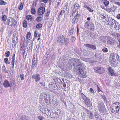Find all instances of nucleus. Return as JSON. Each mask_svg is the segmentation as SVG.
<instances>
[{"label":"nucleus","instance_id":"nucleus-1","mask_svg":"<svg viewBox=\"0 0 120 120\" xmlns=\"http://www.w3.org/2000/svg\"><path fill=\"white\" fill-rule=\"evenodd\" d=\"M68 63L72 65H73L75 68L76 66L77 68H75L78 72V74L80 76L83 78L85 77L86 74L85 66L82 64L80 60L76 58L70 59L68 61Z\"/></svg>","mask_w":120,"mask_h":120},{"label":"nucleus","instance_id":"nucleus-2","mask_svg":"<svg viewBox=\"0 0 120 120\" xmlns=\"http://www.w3.org/2000/svg\"><path fill=\"white\" fill-rule=\"evenodd\" d=\"M111 112L113 113H117L120 109V103L116 102L113 103L111 105Z\"/></svg>","mask_w":120,"mask_h":120},{"label":"nucleus","instance_id":"nucleus-3","mask_svg":"<svg viewBox=\"0 0 120 120\" xmlns=\"http://www.w3.org/2000/svg\"><path fill=\"white\" fill-rule=\"evenodd\" d=\"M98 109L100 112L101 113L103 114L105 112L106 109L103 104L102 103H100L98 104L97 106Z\"/></svg>","mask_w":120,"mask_h":120},{"label":"nucleus","instance_id":"nucleus-4","mask_svg":"<svg viewBox=\"0 0 120 120\" xmlns=\"http://www.w3.org/2000/svg\"><path fill=\"white\" fill-rule=\"evenodd\" d=\"M38 65V60L37 57L36 58L35 55L33 56L32 61V68L34 69L37 68Z\"/></svg>","mask_w":120,"mask_h":120},{"label":"nucleus","instance_id":"nucleus-5","mask_svg":"<svg viewBox=\"0 0 120 120\" xmlns=\"http://www.w3.org/2000/svg\"><path fill=\"white\" fill-rule=\"evenodd\" d=\"M69 7L68 6V4H67L64 7L63 10L61 11L60 14L61 15L64 13L66 14L69 13Z\"/></svg>","mask_w":120,"mask_h":120},{"label":"nucleus","instance_id":"nucleus-6","mask_svg":"<svg viewBox=\"0 0 120 120\" xmlns=\"http://www.w3.org/2000/svg\"><path fill=\"white\" fill-rule=\"evenodd\" d=\"M50 98V96L48 94L43 93L40 94L39 98V101H41V102H42L44 101V99L47 98Z\"/></svg>","mask_w":120,"mask_h":120},{"label":"nucleus","instance_id":"nucleus-7","mask_svg":"<svg viewBox=\"0 0 120 120\" xmlns=\"http://www.w3.org/2000/svg\"><path fill=\"white\" fill-rule=\"evenodd\" d=\"M45 7L41 6L38 9L37 14L39 15H43L45 11Z\"/></svg>","mask_w":120,"mask_h":120},{"label":"nucleus","instance_id":"nucleus-8","mask_svg":"<svg viewBox=\"0 0 120 120\" xmlns=\"http://www.w3.org/2000/svg\"><path fill=\"white\" fill-rule=\"evenodd\" d=\"M94 70L96 72L100 74H101L104 72V69L102 67H97L95 68Z\"/></svg>","mask_w":120,"mask_h":120},{"label":"nucleus","instance_id":"nucleus-9","mask_svg":"<svg viewBox=\"0 0 120 120\" xmlns=\"http://www.w3.org/2000/svg\"><path fill=\"white\" fill-rule=\"evenodd\" d=\"M65 38V37L62 34H60L58 37L57 41L58 42L60 43V44L62 45L63 44V41L64 40Z\"/></svg>","mask_w":120,"mask_h":120},{"label":"nucleus","instance_id":"nucleus-10","mask_svg":"<svg viewBox=\"0 0 120 120\" xmlns=\"http://www.w3.org/2000/svg\"><path fill=\"white\" fill-rule=\"evenodd\" d=\"M111 58H112L115 59L116 60V59L118 60H120V57L116 53H113L110 54Z\"/></svg>","mask_w":120,"mask_h":120},{"label":"nucleus","instance_id":"nucleus-11","mask_svg":"<svg viewBox=\"0 0 120 120\" xmlns=\"http://www.w3.org/2000/svg\"><path fill=\"white\" fill-rule=\"evenodd\" d=\"M40 75L38 73L36 74L35 75H33L32 77V78L34 79L35 80L36 82H37L40 80L41 78L40 77Z\"/></svg>","mask_w":120,"mask_h":120},{"label":"nucleus","instance_id":"nucleus-12","mask_svg":"<svg viewBox=\"0 0 120 120\" xmlns=\"http://www.w3.org/2000/svg\"><path fill=\"white\" fill-rule=\"evenodd\" d=\"M108 24L109 26L112 27V28L114 26L115 24L117 22L115 20L112 19H111L110 20L108 21Z\"/></svg>","mask_w":120,"mask_h":120},{"label":"nucleus","instance_id":"nucleus-13","mask_svg":"<svg viewBox=\"0 0 120 120\" xmlns=\"http://www.w3.org/2000/svg\"><path fill=\"white\" fill-rule=\"evenodd\" d=\"M109 61L110 63L112 66L113 67L115 66L116 63L115 59L111 58L109 59Z\"/></svg>","mask_w":120,"mask_h":120},{"label":"nucleus","instance_id":"nucleus-14","mask_svg":"<svg viewBox=\"0 0 120 120\" xmlns=\"http://www.w3.org/2000/svg\"><path fill=\"white\" fill-rule=\"evenodd\" d=\"M3 85L4 86L5 88L10 87V84L9 81L6 80H4L3 83Z\"/></svg>","mask_w":120,"mask_h":120},{"label":"nucleus","instance_id":"nucleus-15","mask_svg":"<svg viewBox=\"0 0 120 120\" xmlns=\"http://www.w3.org/2000/svg\"><path fill=\"white\" fill-rule=\"evenodd\" d=\"M84 46L86 47L90 48L94 50L96 49V46L90 44H85Z\"/></svg>","mask_w":120,"mask_h":120},{"label":"nucleus","instance_id":"nucleus-16","mask_svg":"<svg viewBox=\"0 0 120 120\" xmlns=\"http://www.w3.org/2000/svg\"><path fill=\"white\" fill-rule=\"evenodd\" d=\"M45 102L47 105H49L51 104V102L53 100V99H52L51 98L50 96V98H47L46 99H44Z\"/></svg>","mask_w":120,"mask_h":120},{"label":"nucleus","instance_id":"nucleus-17","mask_svg":"<svg viewBox=\"0 0 120 120\" xmlns=\"http://www.w3.org/2000/svg\"><path fill=\"white\" fill-rule=\"evenodd\" d=\"M114 39L110 37H108L107 38V44H108L111 45L113 43Z\"/></svg>","mask_w":120,"mask_h":120},{"label":"nucleus","instance_id":"nucleus-18","mask_svg":"<svg viewBox=\"0 0 120 120\" xmlns=\"http://www.w3.org/2000/svg\"><path fill=\"white\" fill-rule=\"evenodd\" d=\"M94 115L97 120H102L101 116L99 114L98 112H95L94 113Z\"/></svg>","mask_w":120,"mask_h":120},{"label":"nucleus","instance_id":"nucleus-19","mask_svg":"<svg viewBox=\"0 0 120 120\" xmlns=\"http://www.w3.org/2000/svg\"><path fill=\"white\" fill-rule=\"evenodd\" d=\"M53 79L54 82H55V83H60L62 82L61 80L56 76L54 77L53 78Z\"/></svg>","mask_w":120,"mask_h":120},{"label":"nucleus","instance_id":"nucleus-20","mask_svg":"<svg viewBox=\"0 0 120 120\" xmlns=\"http://www.w3.org/2000/svg\"><path fill=\"white\" fill-rule=\"evenodd\" d=\"M111 76H115L116 75V73L110 67H109L108 69Z\"/></svg>","mask_w":120,"mask_h":120},{"label":"nucleus","instance_id":"nucleus-21","mask_svg":"<svg viewBox=\"0 0 120 120\" xmlns=\"http://www.w3.org/2000/svg\"><path fill=\"white\" fill-rule=\"evenodd\" d=\"M112 28H114L116 30H119L120 29V24L118 22H116V24H115L114 26Z\"/></svg>","mask_w":120,"mask_h":120},{"label":"nucleus","instance_id":"nucleus-22","mask_svg":"<svg viewBox=\"0 0 120 120\" xmlns=\"http://www.w3.org/2000/svg\"><path fill=\"white\" fill-rule=\"evenodd\" d=\"M85 102L86 105L88 107H90L91 106L92 103L89 99H88L87 100H86Z\"/></svg>","mask_w":120,"mask_h":120},{"label":"nucleus","instance_id":"nucleus-23","mask_svg":"<svg viewBox=\"0 0 120 120\" xmlns=\"http://www.w3.org/2000/svg\"><path fill=\"white\" fill-rule=\"evenodd\" d=\"M43 15H39V16L36 19L38 23L40 22L43 19Z\"/></svg>","mask_w":120,"mask_h":120},{"label":"nucleus","instance_id":"nucleus-24","mask_svg":"<svg viewBox=\"0 0 120 120\" xmlns=\"http://www.w3.org/2000/svg\"><path fill=\"white\" fill-rule=\"evenodd\" d=\"M90 22H91L89 21L86 22L85 24V27L88 29H89L90 26Z\"/></svg>","mask_w":120,"mask_h":120},{"label":"nucleus","instance_id":"nucleus-25","mask_svg":"<svg viewBox=\"0 0 120 120\" xmlns=\"http://www.w3.org/2000/svg\"><path fill=\"white\" fill-rule=\"evenodd\" d=\"M89 29L93 31H94L95 30L94 25L93 23L91 22L90 26Z\"/></svg>","mask_w":120,"mask_h":120},{"label":"nucleus","instance_id":"nucleus-26","mask_svg":"<svg viewBox=\"0 0 120 120\" xmlns=\"http://www.w3.org/2000/svg\"><path fill=\"white\" fill-rule=\"evenodd\" d=\"M8 23L9 26H12V23H11V18L10 17L8 18Z\"/></svg>","mask_w":120,"mask_h":120},{"label":"nucleus","instance_id":"nucleus-27","mask_svg":"<svg viewBox=\"0 0 120 120\" xmlns=\"http://www.w3.org/2000/svg\"><path fill=\"white\" fill-rule=\"evenodd\" d=\"M64 40L65 45L67 46L68 45L69 43V38H67L65 39H64Z\"/></svg>","mask_w":120,"mask_h":120},{"label":"nucleus","instance_id":"nucleus-28","mask_svg":"<svg viewBox=\"0 0 120 120\" xmlns=\"http://www.w3.org/2000/svg\"><path fill=\"white\" fill-rule=\"evenodd\" d=\"M10 84V87H12L16 83L15 81L14 80H12L11 81Z\"/></svg>","mask_w":120,"mask_h":120},{"label":"nucleus","instance_id":"nucleus-29","mask_svg":"<svg viewBox=\"0 0 120 120\" xmlns=\"http://www.w3.org/2000/svg\"><path fill=\"white\" fill-rule=\"evenodd\" d=\"M15 39H14L13 38V40L12 41V47L13 48L15 47L16 44V43L15 41Z\"/></svg>","mask_w":120,"mask_h":120},{"label":"nucleus","instance_id":"nucleus-30","mask_svg":"<svg viewBox=\"0 0 120 120\" xmlns=\"http://www.w3.org/2000/svg\"><path fill=\"white\" fill-rule=\"evenodd\" d=\"M116 9L114 7H111L109 8V12H114L115 11Z\"/></svg>","mask_w":120,"mask_h":120},{"label":"nucleus","instance_id":"nucleus-31","mask_svg":"<svg viewBox=\"0 0 120 120\" xmlns=\"http://www.w3.org/2000/svg\"><path fill=\"white\" fill-rule=\"evenodd\" d=\"M11 23H12V26H15V25L17 24V22L15 20V19H11Z\"/></svg>","mask_w":120,"mask_h":120},{"label":"nucleus","instance_id":"nucleus-32","mask_svg":"<svg viewBox=\"0 0 120 120\" xmlns=\"http://www.w3.org/2000/svg\"><path fill=\"white\" fill-rule=\"evenodd\" d=\"M31 34L30 32H28L26 34V39L27 40L29 38H31Z\"/></svg>","mask_w":120,"mask_h":120},{"label":"nucleus","instance_id":"nucleus-33","mask_svg":"<svg viewBox=\"0 0 120 120\" xmlns=\"http://www.w3.org/2000/svg\"><path fill=\"white\" fill-rule=\"evenodd\" d=\"M77 16L78 17L79 16V15H76L75 16L74 18L72 19V23H75L78 20L76 19V17H77Z\"/></svg>","mask_w":120,"mask_h":120},{"label":"nucleus","instance_id":"nucleus-34","mask_svg":"<svg viewBox=\"0 0 120 120\" xmlns=\"http://www.w3.org/2000/svg\"><path fill=\"white\" fill-rule=\"evenodd\" d=\"M55 84L54 83H51L48 85V87L50 88L54 89V86Z\"/></svg>","mask_w":120,"mask_h":120},{"label":"nucleus","instance_id":"nucleus-35","mask_svg":"<svg viewBox=\"0 0 120 120\" xmlns=\"http://www.w3.org/2000/svg\"><path fill=\"white\" fill-rule=\"evenodd\" d=\"M86 115L85 113L84 112L81 114V119L84 120H85V118L86 117Z\"/></svg>","mask_w":120,"mask_h":120},{"label":"nucleus","instance_id":"nucleus-36","mask_svg":"<svg viewBox=\"0 0 120 120\" xmlns=\"http://www.w3.org/2000/svg\"><path fill=\"white\" fill-rule=\"evenodd\" d=\"M26 19L28 21L32 20L33 18L31 15H28L26 16Z\"/></svg>","mask_w":120,"mask_h":120},{"label":"nucleus","instance_id":"nucleus-37","mask_svg":"<svg viewBox=\"0 0 120 120\" xmlns=\"http://www.w3.org/2000/svg\"><path fill=\"white\" fill-rule=\"evenodd\" d=\"M41 50V47L39 45H38L36 46V50L37 52H39Z\"/></svg>","mask_w":120,"mask_h":120},{"label":"nucleus","instance_id":"nucleus-38","mask_svg":"<svg viewBox=\"0 0 120 120\" xmlns=\"http://www.w3.org/2000/svg\"><path fill=\"white\" fill-rule=\"evenodd\" d=\"M42 26V25L41 23H39L37 24L36 26V28L38 29L41 28Z\"/></svg>","mask_w":120,"mask_h":120},{"label":"nucleus","instance_id":"nucleus-39","mask_svg":"<svg viewBox=\"0 0 120 120\" xmlns=\"http://www.w3.org/2000/svg\"><path fill=\"white\" fill-rule=\"evenodd\" d=\"M109 3V2L107 0H105L104 1L103 4L105 6L107 7Z\"/></svg>","mask_w":120,"mask_h":120},{"label":"nucleus","instance_id":"nucleus-40","mask_svg":"<svg viewBox=\"0 0 120 120\" xmlns=\"http://www.w3.org/2000/svg\"><path fill=\"white\" fill-rule=\"evenodd\" d=\"M74 31V29H71L69 30V35H71L73 34Z\"/></svg>","mask_w":120,"mask_h":120},{"label":"nucleus","instance_id":"nucleus-41","mask_svg":"<svg viewBox=\"0 0 120 120\" xmlns=\"http://www.w3.org/2000/svg\"><path fill=\"white\" fill-rule=\"evenodd\" d=\"M23 27L25 28L27 27V23L26 21L24 20L23 22Z\"/></svg>","mask_w":120,"mask_h":120},{"label":"nucleus","instance_id":"nucleus-42","mask_svg":"<svg viewBox=\"0 0 120 120\" xmlns=\"http://www.w3.org/2000/svg\"><path fill=\"white\" fill-rule=\"evenodd\" d=\"M60 83V86L61 88L63 89V87H64V88H65L66 87V85L65 83H62L61 82Z\"/></svg>","mask_w":120,"mask_h":120},{"label":"nucleus","instance_id":"nucleus-43","mask_svg":"<svg viewBox=\"0 0 120 120\" xmlns=\"http://www.w3.org/2000/svg\"><path fill=\"white\" fill-rule=\"evenodd\" d=\"M26 43L27 44L30 43L31 44V46H32V42L30 39H27Z\"/></svg>","mask_w":120,"mask_h":120},{"label":"nucleus","instance_id":"nucleus-44","mask_svg":"<svg viewBox=\"0 0 120 120\" xmlns=\"http://www.w3.org/2000/svg\"><path fill=\"white\" fill-rule=\"evenodd\" d=\"M24 76V75L22 73L21 74H20V76L21 80H23L24 79L25 77Z\"/></svg>","mask_w":120,"mask_h":120},{"label":"nucleus","instance_id":"nucleus-45","mask_svg":"<svg viewBox=\"0 0 120 120\" xmlns=\"http://www.w3.org/2000/svg\"><path fill=\"white\" fill-rule=\"evenodd\" d=\"M23 4L22 2H21L20 5L19 6L18 8L20 10H22L23 8Z\"/></svg>","mask_w":120,"mask_h":120},{"label":"nucleus","instance_id":"nucleus-46","mask_svg":"<svg viewBox=\"0 0 120 120\" xmlns=\"http://www.w3.org/2000/svg\"><path fill=\"white\" fill-rule=\"evenodd\" d=\"M10 55V52L8 51L6 52L4 54V56L6 57H8Z\"/></svg>","mask_w":120,"mask_h":120},{"label":"nucleus","instance_id":"nucleus-47","mask_svg":"<svg viewBox=\"0 0 120 120\" xmlns=\"http://www.w3.org/2000/svg\"><path fill=\"white\" fill-rule=\"evenodd\" d=\"M55 84L54 85V89L55 90H57L58 89H59V88H58V86H59V85H58L56 83H54Z\"/></svg>","mask_w":120,"mask_h":120},{"label":"nucleus","instance_id":"nucleus-48","mask_svg":"<svg viewBox=\"0 0 120 120\" xmlns=\"http://www.w3.org/2000/svg\"><path fill=\"white\" fill-rule=\"evenodd\" d=\"M31 12L32 14H34L35 13L36 10L34 8H32L31 10Z\"/></svg>","mask_w":120,"mask_h":120},{"label":"nucleus","instance_id":"nucleus-49","mask_svg":"<svg viewBox=\"0 0 120 120\" xmlns=\"http://www.w3.org/2000/svg\"><path fill=\"white\" fill-rule=\"evenodd\" d=\"M7 4V3L2 0H0V4L1 5H5Z\"/></svg>","mask_w":120,"mask_h":120},{"label":"nucleus","instance_id":"nucleus-50","mask_svg":"<svg viewBox=\"0 0 120 120\" xmlns=\"http://www.w3.org/2000/svg\"><path fill=\"white\" fill-rule=\"evenodd\" d=\"M74 7L75 9H77L79 7V6L78 4H75Z\"/></svg>","mask_w":120,"mask_h":120},{"label":"nucleus","instance_id":"nucleus-51","mask_svg":"<svg viewBox=\"0 0 120 120\" xmlns=\"http://www.w3.org/2000/svg\"><path fill=\"white\" fill-rule=\"evenodd\" d=\"M7 19L6 16V15H3L2 17V20L3 21H6Z\"/></svg>","mask_w":120,"mask_h":120},{"label":"nucleus","instance_id":"nucleus-52","mask_svg":"<svg viewBox=\"0 0 120 120\" xmlns=\"http://www.w3.org/2000/svg\"><path fill=\"white\" fill-rule=\"evenodd\" d=\"M80 96L83 99L84 98H86V97L85 96V95H84L82 93H80Z\"/></svg>","mask_w":120,"mask_h":120},{"label":"nucleus","instance_id":"nucleus-53","mask_svg":"<svg viewBox=\"0 0 120 120\" xmlns=\"http://www.w3.org/2000/svg\"><path fill=\"white\" fill-rule=\"evenodd\" d=\"M11 63L12 65V68H14V67L15 60H12Z\"/></svg>","mask_w":120,"mask_h":120},{"label":"nucleus","instance_id":"nucleus-54","mask_svg":"<svg viewBox=\"0 0 120 120\" xmlns=\"http://www.w3.org/2000/svg\"><path fill=\"white\" fill-rule=\"evenodd\" d=\"M47 60H44L42 61V64L43 65H45L48 62Z\"/></svg>","mask_w":120,"mask_h":120},{"label":"nucleus","instance_id":"nucleus-55","mask_svg":"<svg viewBox=\"0 0 120 120\" xmlns=\"http://www.w3.org/2000/svg\"><path fill=\"white\" fill-rule=\"evenodd\" d=\"M38 120H43L44 118L42 116H41L38 117Z\"/></svg>","mask_w":120,"mask_h":120},{"label":"nucleus","instance_id":"nucleus-56","mask_svg":"<svg viewBox=\"0 0 120 120\" xmlns=\"http://www.w3.org/2000/svg\"><path fill=\"white\" fill-rule=\"evenodd\" d=\"M117 34V33L114 32L113 33H112L111 34L114 37H116V36Z\"/></svg>","mask_w":120,"mask_h":120},{"label":"nucleus","instance_id":"nucleus-57","mask_svg":"<svg viewBox=\"0 0 120 120\" xmlns=\"http://www.w3.org/2000/svg\"><path fill=\"white\" fill-rule=\"evenodd\" d=\"M89 117L91 119H93L94 117L93 114L91 112L90 113L89 115Z\"/></svg>","mask_w":120,"mask_h":120},{"label":"nucleus","instance_id":"nucleus-58","mask_svg":"<svg viewBox=\"0 0 120 120\" xmlns=\"http://www.w3.org/2000/svg\"><path fill=\"white\" fill-rule=\"evenodd\" d=\"M117 38L118 39V41H120V34H117V35L116 36Z\"/></svg>","mask_w":120,"mask_h":120},{"label":"nucleus","instance_id":"nucleus-59","mask_svg":"<svg viewBox=\"0 0 120 120\" xmlns=\"http://www.w3.org/2000/svg\"><path fill=\"white\" fill-rule=\"evenodd\" d=\"M72 39H71V41L73 42H74L75 41V37L73 36H72Z\"/></svg>","mask_w":120,"mask_h":120},{"label":"nucleus","instance_id":"nucleus-60","mask_svg":"<svg viewBox=\"0 0 120 120\" xmlns=\"http://www.w3.org/2000/svg\"><path fill=\"white\" fill-rule=\"evenodd\" d=\"M2 70L5 73L7 71L6 70V67L5 66H3L2 67Z\"/></svg>","mask_w":120,"mask_h":120},{"label":"nucleus","instance_id":"nucleus-61","mask_svg":"<svg viewBox=\"0 0 120 120\" xmlns=\"http://www.w3.org/2000/svg\"><path fill=\"white\" fill-rule=\"evenodd\" d=\"M102 50L104 52H108V50L107 48H105L102 49Z\"/></svg>","mask_w":120,"mask_h":120},{"label":"nucleus","instance_id":"nucleus-62","mask_svg":"<svg viewBox=\"0 0 120 120\" xmlns=\"http://www.w3.org/2000/svg\"><path fill=\"white\" fill-rule=\"evenodd\" d=\"M8 58H5L4 59V61L5 63L6 64H7V62H8Z\"/></svg>","mask_w":120,"mask_h":120},{"label":"nucleus","instance_id":"nucleus-63","mask_svg":"<svg viewBox=\"0 0 120 120\" xmlns=\"http://www.w3.org/2000/svg\"><path fill=\"white\" fill-rule=\"evenodd\" d=\"M37 31H35L34 32V36L35 37H38V34L37 33Z\"/></svg>","mask_w":120,"mask_h":120},{"label":"nucleus","instance_id":"nucleus-64","mask_svg":"<svg viewBox=\"0 0 120 120\" xmlns=\"http://www.w3.org/2000/svg\"><path fill=\"white\" fill-rule=\"evenodd\" d=\"M87 9L89 11H90L92 12L93 11V10H92V9H91L89 7H88L87 8Z\"/></svg>","mask_w":120,"mask_h":120}]
</instances>
